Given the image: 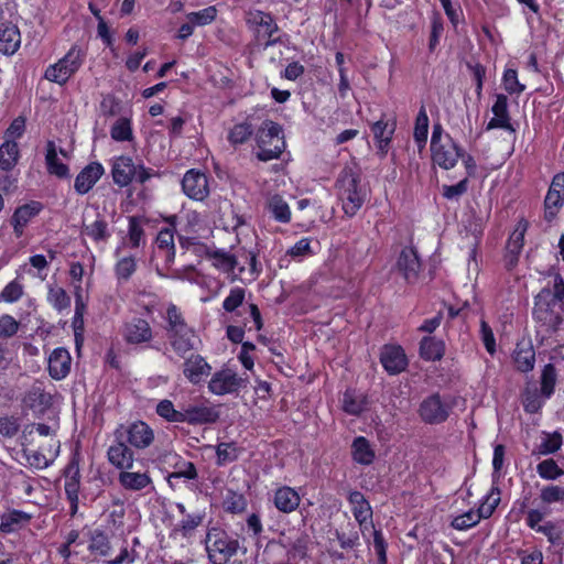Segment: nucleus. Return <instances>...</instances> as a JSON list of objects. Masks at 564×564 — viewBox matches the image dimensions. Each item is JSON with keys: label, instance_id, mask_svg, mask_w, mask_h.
<instances>
[{"label": "nucleus", "instance_id": "obj_1", "mask_svg": "<svg viewBox=\"0 0 564 564\" xmlns=\"http://www.w3.org/2000/svg\"><path fill=\"white\" fill-rule=\"evenodd\" d=\"M564 315V279L554 274L534 297L533 318L547 332H555L563 323Z\"/></svg>", "mask_w": 564, "mask_h": 564}, {"label": "nucleus", "instance_id": "obj_2", "mask_svg": "<svg viewBox=\"0 0 564 564\" xmlns=\"http://www.w3.org/2000/svg\"><path fill=\"white\" fill-rule=\"evenodd\" d=\"M337 195L346 216L354 217L365 204L368 192L361 184L360 175L350 166H345L336 181Z\"/></svg>", "mask_w": 564, "mask_h": 564}, {"label": "nucleus", "instance_id": "obj_3", "mask_svg": "<svg viewBox=\"0 0 564 564\" xmlns=\"http://www.w3.org/2000/svg\"><path fill=\"white\" fill-rule=\"evenodd\" d=\"M208 558L213 564H226L238 551L247 553V547L240 544L239 539L229 535L225 530L212 528L205 538Z\"/></svg>", "mask_w": 564, "mask_h": 564}, {"label": "nucleus", "instance_id": "obj_4", "mask_svg": "<svg viewBox=\"0 0 564 564\" xmlns=\"http://www.w3.org/2000/svg\"><path fill=\"white\" fill-rule=\"evenodd\" d=\"M86 56L87 52L83 46L73 44L63 57L46 67L44 78L64 86L82 68Z\"/></svg>", "mask_w": 564, "mask_h": 564}, {"label": "nucleus", "instance_id": "obj_5", "mask_svg": "<svg viewBox=\"0 0 564 564\" xmlns=\"http://www.w3.org/2000/svg\"><path fill=\"white\" fill-rule=\"evenodd\" d=\"M259 151L257 158L267 162L278 159L284 149L281 127L273 121H264L257 133Z\"/></svg>", "mask_w": 564, "mask_h": 564}, {"label": "nucleus", "instance_id": "obj_6", "mask_svg": "<svg viewBox=\"0 0 564 564\" xmlns=\"http://www.w3.org/2000/svg\"><path fill=\"white\" fill-rule=\"evenodd\" d=\"M453 406L451 398L433 393L422 400L417 414L425 424H442L449 417Z\"/></svg>", "mask_w": 564, "mask_h": 564}, {"label": "nucleus", "instance_id": "obj_7", "mask_svg": "<svg viewBox=\"0 0 564 564\" xmlns=\"http://www.w3.org/2000/svg\"><path fill=\"white\" fill-rule=\"evenodd\" d=\"M113 435L122 438L129 446L135 449H145L154 442L153 429L143 421H134L127 425H119Z\"/></svg>", "mask_w": 564, "mask_h": 564}, {"label": "nucleus", "instance_id": "obj_8", "mask_svg": "<svg viewBox=\"0 0 564 564\" xmlns=\"http://www.w3.org/2000/svg\"><path fill=\"white\" fill-rule=\"evenodd\" d=\"M243 386V379L229 368L218 370L212 375L208 390L215 395L237 393Z\"/></svg>", "mask_w": 564, "mask_h": 564}, {"label": "nucleus", "instance_id": "obj_9", "mask_svg": "<svg viewBox=\"0 0 564 564\" xmlns=\"http://www.w3.org/2000/svg\"><path fill=\"white\" fill-rule=\"evenodd\" d=\"M431 151L433 162L444 170L453 169L463 156V149L449 134H445L444 142L431 147Z\"/></svg>", "mask_w": 564, "mask_h": 564}, {"label": "nucleus", "instance_id": "obj_10", "mask_svg": "<svg viewBox=\"0 0 564 564\" xmlns=\"http://www.w3.org/2000/svg\"><path fill=\"white\" fill-rule=\"evenodd\" d=\"M220 412L218 406L204 401L183 408V423L191 425L212 424L218 421Z\"/></svg>", "mask_w": 564, "mask_h": 564}, {"label": "nucleus", "instance_id": "obj_11", "mask_svg": "<svg viewBox=\"0 0 564 564\" xmlns=\"http://www.w3.org/2000/svg\"><path fill=\"white\" fill-rule=\"evenodd\" d=\"M122 337L129 345L148 346L153 339V330L147 319L132 317L123 324Z\"/></svg>", "mask_w": 564, "mask_h": 564}, {"label": "nucleus", "instance_id": "obj_12", "mask_svg": "<svg viewBox=\"0 0 564 564\" xmlns=\"http://www.w3.org/2000/svg\"><path fill=\"white\" fill-rule=\"evenodd\" d=\"M107 459L111 466L119 469H132L134 465V453L122 438L113 435V441L107 449Z\"/></svg>", "mask_w": 564, "mask_h": 564}, {"label": "nucleus", "instance_id": "obj_13", "mask_svg": "<svg viewBox=\"0 0 564 564\" xmlns=\"http://www.w3.org/2000/svg\"><path fill=\"white\" fill-rule=\"evenodd\" d=\"M395 268L408 283H415L422 269L417 251L412 247H405L401 250Z\"/></svg>", "mask_w": 564, "mask_h": 564}, {"label": "nucleus", "instance_id": "obj_14", "mask_svg": "<svg viewBox=\"0 0 564 564\" xmlns=\"http://www.w3.org/2000/svg\"><path fill=\"white\" fill-rule=\"evenodd\" d=\"M246 22L248 26L254 32L256 39L260 42L261 37L270 39L279 31L273 17L261 10H250L247 12Z\"/></svg>", "mask_w": 564, "mask_h": 564}, {"label": "nucleus", "instance_id": "obj_15", "mask_svg": "<svg viewBox=\"0 0 564 564\" xmlns=\"http://www.w3.org/2000/svg\"><path fill=\"white\" fill-rule=\"evenodd\" d=\"M182 188L186 196L203 200L209 194L207 176L196 170H189L182 180Z\"/></svg>", "mask_w": 564, "mask_h": 564}, {"label": "nucleus", "instance_id": "obj_16", "mask_svg": "<svg viewBox=\"0 0 564 564\" xmlns=\"http://www.w3.org/2000/svg\"><path fill=\"white\" fill-rule=\"evenodd\" d=\"M212 372V366L198 354L184 358L183 375L194 386L203 382Z\"/></svg>", "mask_w": 564, "mask_h": 564}, {"label": "nucleus", "instance_id": "obj_17", "mask_svg": "<svg viewBox=\"0 0 564 564\" xmlns=\"http://www.w3.org/2000/svg\"><path fill=\"white\" fill-rule=\"evenodd\" d=\"M22 402L26 408L43 413L52 405V394L45 391L44 382L35 381L24 393Z\"/></svg>", "mask_w": 564, "mask_h": 564}, {"label": "nucleus", "instance_id": "obj_18", "mask_svg": "<svg viewBox=\"0 0 564 564\" xmlns=\"http://www.w3.org/2000/svg\"><path fill=\"white\" fill-rule=\"evenodd\" d=\"M494 117L487 124V130L491 129H503L509 132H516V129L511 124L509 109H508V97L503 94H497L496 100L491 107Z\"/></svg>", "mask_w": 564, "mask_h": 564}, {"label": "nucleus", "instance_id": "obj_19", "mask_svg": "<svg viewBox=\"0 0 564 564\" xmlns=\"http://www.w3.org/2000/svg\"><path fill=\"white\" fill-rule=\"evenodd\" d=\"M43 205L40 202L32 200L22 206H19L14 210L10 223L13 227V232L18 238H20L23 235L24 228L34 217H36L40 214Z\"/></svg>", "mask_w": 564, "mask_h": 564}, {"label": "nucleus", "instance_id": "obj_20", "mask_svg": "<svg viewBox=\"0 0 564 564\" xmlns=\"http://www.w3.org/2000/svg\"><path fill=\"white\" fill-rule=\"evenodd\" d=\"M65 495L69 501V511L72 516H75L78 511V495L80 488V474L79 468L76 465H68L65 469Z\"/></svg>", "mask_w": 564, "mask_h": 564}, {"label": "nucleus", "instance_id": "obj_21", "mask_svg": "<svg viewBox=\"0 0 564 564\" xmlns=\"http://www.w3.org/2000/svg\"><path fill=\"white\" fill-rule=\"evenodd\" d=\"M105 170L98 162H93L85 166L76 176L74 188L75 191L84 195L88 193L93 186L100 180Z\"/></svg>", "mask_w": 564, "mask_h": 564}, {"label": "nucleus", "instance_id": "obj_22", "mask_svg": "<svg viewBox=\"0 0 564 564\" xmlns=\"http://www.w3.org/2000/svg\"><path fill=\"white\" fill-rule=\"evenodd\" d=\"M72 357L67 349L55 348L48 357V373L54 380L64 379L70 371Z\"/></svg>", "mask_w": 564, "mask_h": 564}, {"label": "nucleus", "instance_id": "obj_23", "mask_svg": "<svg viewBox=\"0 0 564 564\" xmlns=\"http://www.w3.org/2000/svg\"><path fill=\"white\" fill-rule=\"evenodd\" d=\"M119 485L128 491H142L152 486V478L149 471H132L124 469L118 475Z\"/></svg>", "mask_w": 564, "mask_h": 564}, {"label": "nucleus", "instance_id": "obj_24", "mask_svg": "<svg viewBox=\"0 0 564 564\" xmlns=\"http://www.w3.org/2000/svg\"><path fill=\"white\" fill-rule=\"evenodd\" d=\"M301 503L300 494L290 486H281L274 490L273 505L283 513H292Z\"/></svg>", "mask_w": 564, "mask_h": 564}, {"label": "nucleus", "instance_id": "obj_25", "mask_svg": "<svg viewBox=\"0 0 564 564\" xmlns=\"http://www.w3.org/2000/svg\"><path fill=\"white\" fill-rule=\"evenodd\" d=\"M380 361L390 375L400 373L408 365L405 354L399 346H386L381 352Z\"/></svg>", "mask_w": 564, "mask_h": 564}, {"label": "nucleus", "instance_id": "obj_26", "mask_svg": "<svg viewBox=\"0 0 564 564\" xmlns=\"http://www.w3.org/2000/svg\"><path fill=\"white\" fill-rule=\"evenodd\" d=\"M167 339L173 351L181 358H185L189 351L196 349V343L198 341L194 328L170 334Z\"/></svg>", "mask_w": 564, "mask_h": 564}, {"label": "nucleus", "instance_id": "obj_27", "mask_svg": "<svg viewBox=\"0 0 564 564\" xmlns=\"http://www.w3.org/2000/svg\"><path fill=\"white\" fill-rule=\"evenodd\" d=\"M175 507L184 518L174 530L180 532L183 538L192 536L194 531L203 523L205 512L197 511L189 513L182 502L175 503Z\"/></svg>", "mask_w": 564, "mask_h": 564}, {"label": "nucleus", "instance_id": "obj_28", "mask_svg": "<svg viewBox=\"0 0 564 564\" xmlns=\"http://www.w3.org/2000/svg\"><path fill=\"white\" fill-rule=\"evenodd\" d=\"M21 35L17 25L11 22L0 24V52L12 55L20 47Z\"/></svg>", "mask_w": 564, "mask_h": 564}, {"label": "nucleus", "instance_id": "obj_29", "mask_svg": "<svg viewBox=\"0 0 564 564\" xmlns=\"http://www.w3.org/2000/svg\"><path fill=\"white\" fill-rule=\"evenodd\" d=\"M348 502L351 507L355 520L361 528L368 520L372 519V508L362 492L358 490L350 491Z\"/></svg>", "mask_w": 564, "mask_h": 564}, {"label": "nucleus", "instance_id": "obj_30", "mask_svg": "<svg viewBox=\"0 0 564 564\" xmlns=\"http://www.w3.org/2000/svg\"><path fill=\"white\" fill-rule=\"evenodd\" d=\"M517 370L529 372L533 370L535 364V351L529 341L518 343L512 355Z\"/></svg>", "mask_w": 564, "mask_h": 564}, {"label": "nucleus", "instance_id": "obj_31", "mask_svg": "<svg viewBox=\"0 0 564 564\" xmlns=\"http://www.w3.org/2000/svg\"><path fill=\"white\" fill-rule=\"evenodd\" d=\"M111 174L117 185L121 187L129 185L135 174V165L132 159L128 156L118 158L112 165Z\"/></svg>", "mask_w": 564, "mask_h": 564}, {"label": "nucleus", "instance_id": "obj_32", "mask_svg": "<svg viewBox=\"0 0 564 564\" xmlns=\"http://www.w3.org/2000/svg\"><path fill=\"white\" fill-rule=\"evenodd\" d=\"M20 159L19 145L13 140H4L0 145V169L9 172L14 169Z\"/></svg>", "mask_w": 564, "mask_h": 564}, {"label": "nucleus", "instance_id": "obj_33", "mask_svg": "<svg viewBox=\"0 0 564 564\" xmlns=\"http://www.w3.org/2000/svg\"><path fill=\"white\" fill-rule=\"evenodd\" d=\"M0 519V531L9 534L19 530L23 523H28L31 520V516L24 511L13 509L3 513Z\"/></svg>", "mask_w": 564, "mask_h": 564}, {"label": "nucleus", "instance_id": "obj_34", "mask_svg": "<svg viewBox=\"0 0 564 564\" xmlns=\"http://www.w3.org/2000/svg\"><path fill=\"white\" fill-rule=\"evenodd\" d=\"M445 352L444 341L435 337H424L420 343V355L425 360H441Z\"/></svg>", "mask_w": 564, "mask_h": 564}, {"label": "nucleus", "instance_id": "obj_35", "mask_svg": "<svg viewBox=\"0 0 564 564\" xmlns=\"http://www.w3.org/2000/svg\"><path fill=\"white\" fill-rule=\"evenodd\" d=\"M351 454L354 460L361 465H370L375 459V452L369 441L364 436H358L354 440Z\"/></svg>", "mask_w": 564, "mask_h": 564}, {"label": "nucleus", "instance_id": "obj_36", "mask_svg": "<svg viewBox=\"0 0 564 564\" xmlns=\"http://www.w3.org/2000/svg\"><path fill=\"white\" fill-rule=\"evenodd\" d=\"M45 161L50 174L56 175L57 177L61 178L68 177V166L58 160L56 147L53 141H48L46 144Z\"/></svg>", "mask_w": 564, "mask_h": 564}, {"label": "nucleus", "instance_id": "obj_37", "mask_svg": "<svg viewBox=\"0 0 564 564\" xmlns=\"http://www.w3.org/2000/svg\"><path fill=\"white\" fill-rule=\"evenodd\" d=\"M371 130L377 141L378 150L384 155L388 152L394 127L383 120H379L372 124Z\"/></svg>", "mask_w": 564, "mask_h": 564}, {"label": "nucleus", "instance_id": "obj_38", "mask_svg": "<svg viewBox=\"0 0 564 564\" xmlns=\"http://www.w3.org/2000/svg\"><path fill=\"white\" fill-rule=\"evenodd\" d=\"M165 321L166 335L192 329V327L187 325L180 308L174 304H170L166 308Z\"/></svg>", "mask_w": 564, "mask_h": 564}, {"label": "nucleus", "instance_id": "obj_39", "mask_svg": "<svg viewBox=\"0 0 564 564\" xmlns=\"http://www.w3.org/2000/svg\"><path fill=\"white\" fill-rule=\"evenodd\" d=\"M267 208L276 221L286 224L291 220L290 207L280 195L269 197Z\"/></svg>", "mask_w": 564, "mask_h": 564}, {"label": "nucleus", "instance_id": "obj_40", "mask_svg": "<svg viewBox=\"0 0 564 564\" xmlns=\"http://www.w3.org/2000/svg\"><path fill=\"white\" fill-rule=\"evenodd\" d=\"M88 550L97 556H107L111 550L108 535L100 529H95L89 534Z\"/></svg>", "mask_w": 564, "mask_h": 564}, {"label": "nucleus", "instance_id": "obj_41", "mask_svg": "<svg viewBox=\"0 0 564 564\" xmlns=\"http://www.w3.org/2000/svg\"><path fill=\"white\" fill-rule=\"evenodd\" d=\"M209 258L213 260V264L224 272H232L236 268L240 272L245 271V267L239 265L238 258L229 252L217 250L209 253Z\"/></svg>", "mask_w": 564, "mask_h": 564}, {"label": "nucleus", "instance_id": "obj_42", "mask_svg": "<svg viewBox=\"0 0 564 564\" xmlns=\"http://www.w3.org/2000/svg\"><path fill=\"white\" fill-rule=\"evenodd\" d=\"M429 133V117L425 107L422 105L415 119L413 138L417 143L419 150L421 151L427 140Z\"/></svg>", "mask_w": 564, "mask_h": 564}, {"label": "nucleus", "instance_id": "obj_43", "mask_svg": "<svg viewBox=\"0 0 564 564\" xmlns=\"http://www.w3.org/2000/svg\"><path fill=\"white\" fill-rule=\"evenodd\" d=\"M47 302L58 312L68 310L70 306V297L67 292L56 284L48 285Z\"/></svg>", "mask_w": 564, "mask_h": 564}, {"label": "nucleus", "instance_id": "obj_44", "mask_svg": "<svg viewBox=\"0 0 564 564\" xmlns=\"http://www.w3.org/2000/svg\"><path fill=\"white\" fill-rule=\"evenodd\" d=\"M557 380L556 369L553 364H546L541 372V395L544 399L551 398L554 393L555 384Z\"/></svg>", "mask_w": 564, "mask_h": 564}, {"label": "nucleus", "instance_id": "obj_45", "mask_svg": "<svg viewBox=\"0 0 564 564\" xmlns=\"http://www.w3.org/2000/svg\"><path fill=\"white\" fill-rule=\"evenodd\" d=\"M563 444V437L560 432L543 433L541 443L536 446L534 453L538 455H550L557 452Z\"/></svg>", "mask_w": 564, "mask_h": 564}, {"label": "nucleus", "instance_id": "obj_46", "mask_svg": "<svg viewBox=\"0 0 564 564\" xmlns=\"http://www.w3.org/2000/svg\"><path fill=\"white\" fill-rule=\"evenodd\" d=\"M58 447L59 445L57 444L56 449L50 455V457H47L41 451H31L29 448H23L22 454L31 467L36 469H44L52 464L54 457L57 455Z\"/></svg>", "mask_w": 564, "mask_h": 564}, {"label": "nucleus", "instance_id": "obj_47", "mask_svg": "<svg viewBox=\"0 0 564 564\" xmlns=\"http://www.w3.org/2000/svg\"><path fill=\"white\" fill-rule=\"evenodd\" d=\"M156 246L160 250L165 251L166 262H172L175 258L174 232L171 228H163L156 237Z\"/></svg>", "mask_w": 564, "mask_h": 564}, {"label": "nucleus", "instance_id": "obj_48", "mask_svg": "<svg viewBox=\"0 0 564 564\" xmlns=\"http://www.w3.org/2000/svg\"><path fill=\"white\" fill-rule=\"evenodd\" d=\"M137 270V260L132 256L119 258L115 265V274L119 283L127 282Z\"/></svg>", "mask_w": 564, "mask_h": 564}, {"label": "nucleus", "instance_id": "obj_49", "mask_svg": "<svg viewBox=\"0 0 564 564\" xmlns=\"http://www.w3.org/2000/svg\"><path fill=\"white\" fill-rule=\"evenodd\" d=\"M84 234L90 237L96 242H105L109 239L110 232L108 230L107 221L98 217L93 224L84 226Z\"/></svg>", "mask_w": 564, "mask_h": 564}, {"label": "nucleus", "instance_id": "obj_50", "mask_svg": "<svg viewBox=\"0 0 564 564\" xmlns=\"http://www.w3.org/2000/svg\"><path fill=\"white\" fill-rule=\"evenodd\" d=\"M156 414L167 422L183 423V409L176 410L172 401L164 399L156 405Z\"/></svg>", "mask_w": 564, "mask_h": 564}, {"label": "nucleus", "instance_id": "obj_51", "mask_svg": "<svg viewBox=\"0 0 564 564\" xmlns=\"http://www.w3.org/2000/svg\"><path fill=\"white\" fill-rule=\"evenodd\" d=\"M343 409L350 415H359L365 410V398L347 390L343 398Z\"/></svg>", "mask_w": 564, "mask_h": 564}, {"label": "nucleus", "instance_id": "obj_52", "mask_svg": "<svg viewBox=\"0 0 564 564\" xmlns=\"http://www.w3.org/2000/svg\"><path fill=\"white\" fill-rule=\"evenodd\" d=\"M563 203L564 197L549 188L544 199L545 220L552 221L558 213L560 208L563 206Z\"/></svg>", "mask_w": 564, "mask_h": 564}, {"label": "nucleus", "instance_id": "obj_53", "mask_svg": "<svg viewBox=\"0 0 564 564\" xmlns=\"http://www.w3.org/2000/svg\"><path fill=\"white\" fill-rule=\"evenodd\" d=\"M85 312H86V304H85L83 295H82V289L77 288V291L75 293V313H74V317H73V322H72L76 338L84 330V314H85Z\"/></svg>", "mask_w": 564, "mask_h": 564}, {"label": "nucleus", "instance_id": "obj_54", "mask_svg": "<svg viewBox=\"0 0 564 564\" xmlns=\"http://www.w3.org/2000/svg\"><path fill=\"white\" fill-rule=\"evenodd\" d=\"M217 17V9L214 6L203 10L186 14V20L191 21L195 26H204L210 24Z\"/></svg>", "mask_w": 564, "mask_h": 564}, {"label": "nucleus", "instance_id": "obj_55", "mask_svg": "<svg viewBox=\"0 0 564 564\" xmlns=\"http://www.w3.org/2000/svg\"><path fill=\"white\" fill-rule=\"evenodd\" d=\"M539 476L543 479L554 480L564 474V470L558 467L556 462L552 458L544 459L536 466Z\"/></svg>", "mask_w": 564, "mask_h": 564}, {"label": "nucleus", "instance_id": "obj_56", "mask_svg": "<svg viewBox=\"0 0 564 564\" xmlns=\"http://www.w3.org/2000/svg\"><path fill=\"white\" fill-rule=\"evenodd\" d=\"M253 129L250 123L242 122L234 126L229 131L228 140L231 144L238 145L245 143L252 135Z\"/></svg>", "mask_w": 564, "mask_h": 564}, {"label": "nucleus", "instance_id": "obj_57", "mask_svg": "<svg viewBox=\"0 0 564 564\" xmlns=\"http://www.w3.org/2000/svg\"><path fill=\"white\" fill-rule=\"evenodd\" d=\"M110 134L116 141H130L132 139L130 120L127 118H119L111 127Z\"/></svg>", "mask_w": 564, "mask_h": 564}, {"label": "nucleus", "instance_id": "obj_58", "mask_svg": "<svg viewBox=\"0 0 564 564\" xmlns=\"http://www.w3.org/2000/svg\"><path fill=\"white\" fill-rule=\"evenodd\" d=\"M224 508L230 513H240L247 508V500L243 495L228 490L224 499Z\"/></svg>", "mask_w": 564, "mask_h": 564}, {"label": "nucleus", "instance_id": "obj_59", "mask_svg": "<svg viewBox=\"0 0 564 564\" xmlns=\"http://www.w3.org/2000/svg\"><path fill=\"white\" fill-rule=\"evenodd\" d=\"M502 85L507 93L520 95L525 90V85L521 84L518 79L516 69H506L502 76Z\"/></svg>", "mask_w": 564, "mask_h": 564}, {"label": "nucleus", "instance_id": "obj_60", "mask_svg": "<svg viewBox=\"0 0 564 564\" xmlns=\"http://www.w3.org/2000/svg\"><path fill=\"white\" fill-rule=\"evenodd\" d=\"M245 299H246V290L243 288H240V286L232 288L230 290L228 296L223 302V308L228 313H232L239 306L242 305Z\"/></svg>", "mask_w": 564, "mask_h": 564}, {"label": "nucleus", "instance_id": "obj_61", "mask_svg": "<svg viewBox=\"0 0 564 564\" xmlns=\"http://www.w3.org/2000/svg\"><path fill=\"white\" fill-rule=\"evenodd\" d=\"M528 224L520 223L517 229L511 234L508 243L507 251L511 253H520L524 243V234L527 230Z\"/></svg>", "mask_w": 564, "mask_h": 564}, {"label": "nucleus", "instance_id": "obj_62", "mask_svg": "<svg viewBox=\"0 0 564 564\" xmlns=\"http://www.w3.org/2000/svg\"><path fill=\"white\" fill-rule=\"evenodd\" d=\"M479 514L476 511L469 510L460 516H457L452 521V527L456 530H467L479 523Z\"/></svg>", "mask_w": 564, "mask_h": 564}, {"label": "nucleus", "instance_id": "obj_63", "mask_svg": "<svg viewBox=\"0 0 564 564\" xmlns=\"http://www.w3.org/2000/svg\"><path fill=\"white\" fill-rule=\"evenodd\" d=\"M541 501L545 505L564 502V486L550 485L541 490Z\"/></svg>", "mask_w": 564, "mask_h": 564}, {"label": "nucleus", "instance_id": "obj_64", "mask_svg": "<svg viewBox=\"0 0 564 564\" xmlns=\"http://www.w3.org/2000/svg\"><path fill=\"white\" fill-rule=\"evenodd\" d=\"M23 295V285L17 280L8 283L0 293V299L7 303L18 302Z\"/></svg>", "mask_w": 564, "mask_h": 564}]
</instances>
